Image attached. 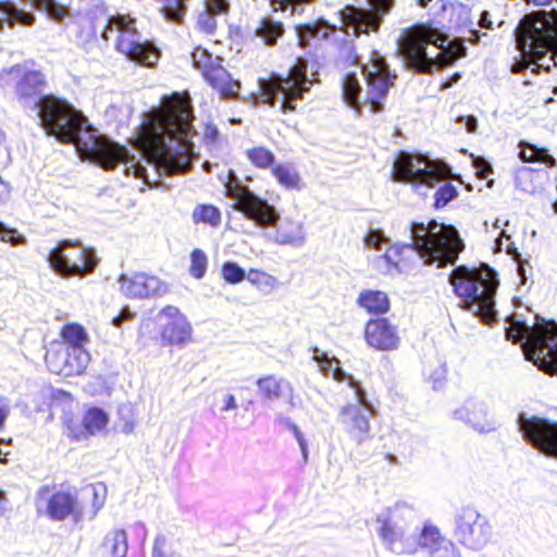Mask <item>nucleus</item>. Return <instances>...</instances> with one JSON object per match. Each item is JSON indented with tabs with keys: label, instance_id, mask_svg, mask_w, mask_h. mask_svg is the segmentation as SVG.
<instances>
[{
	"label": "nucleus",
	"instance_id": "obj_14",
	"mask_svg": "<svg viewBox=\"0 0 557 557\" xmlns=\"http://www.w3.org/2000/svg\"><path fill=\"white\" fill-rule=\"evenodd\" d=\"M35 506L38 517L47 516L52 521L79 518L83 513V508L70 491L52 492L50 485H42L37 490Z\"/></svg>",
	"mask_w": 557,
	"mask_h": 557
},
{
	"label": "nucleus",
	"instance_id": "obj_56",
	"mask_svg": "<svg viewBox=\"0 0 557 557\" xmlns=\"http://www.w3.org/2000/svg\"><path fill=\"white\" fill-rule=\"evenodd\" d=\"M458 122L463 123L469 133H474L478 128V120L473 115L459 116Z\"/></svg>",
	"mask_w": 557,
	"mask_h": 557
},
{
	"label": "nucleus",
	"instance_id": "obj_21",
	"mask_svg": "<svg viewBox=\"0 0 557 557\" xmlns=\"http://www.w3.org/2000/svg\"><path fill=\"white\" fill-rule=\"evenodd\" d=\"M338 422L350 441L360 445L370 438V412L359 404H348L338 411Z\"/></svg>",
	"mask_w": 557,
	"mask_h": 557
},
{
	"label": "nucleus",
	"instance_id": "obj_35",
	"mask_svg": "<svg viewBox=\"0 0 557 557\" xmlns=\"http://www.w3.org/2000/svg\"><path fill=\"white\" fill-rule=\"evenodd\" d=\"M272 174L277 183L287 189H299L300 177L292 164H277L272 168Z\"/></svg>",
	"mask_w": 557,
	"mask_h": 557
},
{
	"label": "nucleus",
	"instance_id": "obj_1",
	"mask_svg": "<svg viewBox=\"0 0 557 557\" xmlns=\"http://www.w3.org/2000/svg\"><path fill=\"white\" fill-rule=\"evenodd\" d=\"M46 76L34 61L5 67L0 72V84L14 87L24 104L33 103L40 125L59 141L72 143L79 158L104 170L122 163L124 174L141 178L156 186L163 175L189 170L195 134L193 106L187 92H173L161 98L144 115L133 139L134 152L101 135L72 104L51 95L41 96Z\"/></svg>",
	"mask_w": 557,
	"mask_h": 557
},
{
	"label": "nucleus",
	"instance_id": "obj_53",
	"mask_svg": "<svg viewBox=\"0 0 557 557\" xmlns=\"http://www.w3.org/2000/svg\"><path fill=\"white\" fill-rule=\"evenodd\" d=\"M134 318V313L128 307L121 309L120 313L112 319V324L115 327H121L124 322L131 321Z\"/></svg>",
	"mask_w": 557,
	"mask_h": 557
},
{
	"label": "nucleus",
	"instance_id": "obj_10",
	"mask_svg": "<svg viewBox=\"0 0 557 557\" xmlns=\"http://www.w3.org/2000/svg\"><path fill=\"white\" fill-rule=\"evenodd\" d=\"M450 166L424 154L401 151L393 163V178L398 182L432 186L450 175Z\"/></svg>",
	"mask_w": 557,
	"mask_h": 557
},
{
	"label": "nucleus",
	"instance_id": "obj_16",
	"mask_svg": "<svg viewBox=\"0 0 557 557\" xmlns=\"http://www.w3.org/2000/svg\"><path fill=\"white\" fill-rule=\"evenodd\" d=\"M191 59L209 85L218 90L223 98L237 96L240 84L231 77L230 73L221 65V59L213 57L208 50L198 47L194 50Z\"/></svg>",
	"mask_w": 557,
	"mask_h": 557
},
{
	"label": "nucleus",
	"instance_id": "obj_41",
	"mask_svg": "<svg viewBox=\"0 0 557 557\" xmlns=\"http://www.w3.org/2000/svg\"><path fill=\"white\" fill-rule=\"evenodd\" d=\"M32 4L54 21H61L66 15V8L55 0H30Z\"/></svg>",
	"mask_w": 557,
	"mask_h": 557
},
{
	"label": "nucleus",
	"instance_id": "obj_46",
	"mask_svg": "<svg viewBox=\"0 0 557 557\" xmlns=\"http://www.w3.org/2000/svg\"><path fill=\"white\" fill-rule=\"evenodd\" d=\"M159 322H165V324H175L176 326L185 330V321H187L186 317L180 311V309L175 306H165L161 309L158 314Z\"/></svg>",
	"mask_w": 557,
	"mask_h": 557
},
{
	"label": "nucleus",
	"instance_id": "obj_38",
	"mask_svg": "<svg viewBox=\"0 0 557 557\" xmlns=\"http://www.w3.org/2000/svg\"><path fill=\"white\" fill-rule=\"evenodd\" d=\"M185 330L181 331V327L175 324H164L162 329V339L165 344L171 346H178L186 344L190 337L191 327L188 321H185Z\"/></svg>",
	"mask_w": 557,
	"mask_h": 557
},
{
	"label": "nucleus",
	"instance_id": "obj_37",
	"mask_svg": "<svg viewBox=\"0 0 557 557\" xmlns=\"http://www.w3.org/2000/svg\"><path fill=\"white\" fill-rule=\"evenodd\" d=\"M375 521L380 525L377 533L388 547L401 539V532L396 528L389 515H379Z\"/></svg>",
	"mask_w": 557,
	"mask_h": 557
},
{
	"label": "nucleus",
	"instance_id": "obj_62",
	"mask_svg": "<svg viewBox=\"0 0 557 557\" xmlns=\"http://www.w3.org/2000/svg\"><path fill=\"white\" fill-rule=\"evenodd\" d=\"M134 430V422L129 420H125L122 424V431L126 434L132 433Z\"/></svg>",
	"mask_w": 557,
	"mask_h": 557
},
{
	"label": "nucleus",
	"instance_id": "obj_24",
	"mask_svg": "<svg viewBox=\"0 0 557 557\" xmlns=\"http://www.w3.org/2000/svg\"><path fill=\"white\" fill-rule=\"evenodd\" d=\"M364 337L371 348H394L398 344L397 329L386 318L370 319Z\"/></svg>",
	"mask_w": 557,
	"mask_h": 557
},
{
	"label": "nucleus",
	"instance_id": "obj_36",
	"mask_svg": "<svg viewBox=\"0 0 557 557\" xmlns=\"http://www.w3.org/2000/svg\"><path fill=\"white\" fill-rule=\"evenodd\" d=\"M256 35L267 45H274L283 34V26L270 17L262 18L255 28Z\"/></svg>",
	"mask_w": 557,
	"mask_h": 557
},
{
	"label": "nucleus",
	"instance_id": "obj_47",
	"mask_svg": "<svg viewBox=\"0 0 557 557\" xmlns=\"http://www.w3.org/2000/svg\"><path fill=\"white\" fill-rule=\"evenodd\" d=\"M0 240L12 247L24 246L27 243L24 234L3 222H0Z\"/></svg>",
	"mask_w": 557,
	"mask_h": 557
},
{
	"label": "nucleus",
	"instance_id": "obj_29",
	"mask_svg": "<svg viewBox=\"0 0 557 557\" xmlns=\"http://www.w3.org/2000/svg\"><path fill=\"white\" fill-rule=\"evenodd\" d=\"M85 500L79 504L83 511L95 517L103 507L107 498V488L102 483L89 484L84 488Z\"/></svg>",
	"mask_w": 557,
	"mask_h": 557
},
{
	"label": "nucleus",
	"instance_id": "obj_40",
	"mask_svg": "<svg viewBox=\"0 0 557 557\" xmlns=\"http://www.w3.org/2000/svg\"><path fill=\"white\" fill-rule=\"evenodd\" d=\"M112 557H125L127 553V537L123 529L112 531L104 542Z\"/></svg>",
	"mask_w": 557,
	"mask_h": 557
},
{
	"label": "nucleus",
	"instance_id": "obj_32",
	"mask_svg": "<svg viewBox=\"0 0 557 557\" xmlns=\"http://www.w3.org/2000/svg\"><path fill=\"white\" fill-rule=\"evenodd\" d=\"M519 158L522 162H541L548 166L555 165V159L545 148L521 140L519 143Z\"/></svg>",
	"mask_w": 557,
	"mask_h": 557
},
{
	"label": "nucleus",
	"instance_id": "obj_43",
	"mask_svg": "<svg viewBox=\"0 0 557 557\" xmlns=\"http://www.w3.org/2000/svg\"><path fill=\"white\" fill-rule=\"evenodd\" d=\"M379 267L387 274L399 271V247H389L377 260Z\"/></svg>",
	"mask_w": 557,
	"mask_h": 557
},
{
	"label": "nucleus",
	"instance_id": "obj_30",
	"mask_svg": "<svg viewBox=\"0 0 557 557\" xmlns=\"http://www.w3.org/2000/svg\"><path fill=\"white\" fill-rule=\"evenodd\" d=\"M524 359L532 361L541 371L557 375V350H522Z\"/></svg>",
	"mask_w": 557,
	"mask_h": 557
},
{
	"label": "nucleus",
	"instance_id": "obj_19",
	"mask_svg": "<svg viewBox=\"0 0 557 557\" xmlns=\"http://www.w3.org/2000/svg\"><path fill=\"white\" fill-rule=\"evenodd\" d=\"M117 282L121 294L131 299H156L169 293L168 283L145 272L121 274Z\"/></svg>",
	"mask_w": 557,
	"mask_h": 557
},
{
	"label": "nucleus",
	"instance_id": "obj_6",
	"mask_svg": "<svg viewBox=\"0 0 557 557\" xmlns=\"http://www.w3.org/2000/svg\"><path fill=\"white\" fill-rule=\"evenodd\" d=\"M411 242L401 247L417 253L425 264L438 268L455 263L465 249L457 228L434 220L428 224L413 222L407 226Z\"/></svg>",
	"mask_w": 557,
	"mask_h": 557
},
{
	"label": "nucleus",
	"instance_id": "obj_39",
	"mask_svg": "<svg viewBox=\"0 0 557 557\" xmlns=\"http://www.w3.org/2000/svg\"><path fill=\"white\" fill-rule=\"evenodd\" d=\"M193 221L195 224L203 223L215 227L220 224L221 213L214 206L199 205L193 211Z\"/></svg>",
	"mask_w": 557,
	"mask_h": 557
},
{
	"label": "nucleus",
	"instance_id": "obj_58",
	"mask_svg": "<svg viewBox=\"0 0 557 557\" xmlns=\"http://www.w3.org/2000/svg\"><path fill=\"white\" fill-rule=\"evenodd\" d=\"M202 136L209 140L210 143H213L215 141V139L218 138L219 136V131H218V127L215 125H212V124H206L203 126V132H202Z\"/></svg>",
	"mask_w": 557,
	"mask_h": 557
},
{
	"label": "nucleus",
	"instance_id": "obj_20",
	"mask_svg": "<svg viewBox=\"0 0 557 557\" xmlns=\"http://www.w3.org/2000/svg\"><path fill=\"white\" fill-rule=\"evenodd\" d=\"M521 429L533 447L557 458V422L533 417L522 420Z\"/></svg>",
	"mask_w": 557,
	"mask_h": 557
},
{
	"label": "nucleus",
	"instance_id": "obj_31",
	"mask_svg": "<svg viewBox=\"0 0 557 557\" xmlns=\"http://www.w3.org/2000/svg\"><path fill=\"white\" fill-rule=\"evenodd\" d=\"M313 359L317 361L319 370L325 376H331L336 381L346 379L345 372L341 368V361L334 356L330 357L327 350H313Z\"/></svg>",
	"mask_w": 557,
	"mask_h": 557
},
{
	"label": "nucleus",
	"instance_id": "obj_3",
	"mask_svg": "<svg viewBox=\"0 0 557 557\" xmlns=\"http://www.w3.org/2000/svg\"><path fill=\"white\" fill-rule=\"evenodd\" d=\"M516 49L511 72L519 74L531 65L532 72H549L557 66V11L537 10L525 14L515 29Z\"/></svg>",
	"mask_w": 557,
	"mask_h": 557
},
{
	"label": "nucleus",
	"instance_id": "obj_9",
	"mask_svg": "<svg viewBox=\"0 0 557 557\" xmlns=\"http://www.w3.org/2000/svg\"><path fill=\"white\" fill-rule=\"evenodd\" d=\"M116 34L115 48L131 61L153 66L160 58V50L137 30L136 20L128 14L112 15L103 29L104 39Z\"/></svg>",
	"mask_w": 557,
	"mask_h": 557
},
{
	"label": "nucleus",
	"instance_id": "obj_64",
	"mask_svg": "<svg viewBox=\"0 0 557 557\" xmlns=\"http://www.w3.org/2000/svg\"><path fill=\"white\" fill-rule=\"evenodd\" d=\"M493 227H494V228H500V220H498V219H497V220L494 222Z\"/></svg>",
	"mask_w": 557,
	"mask_h": 557
},
{
	"label": "nucleus",
	"instance_id": "obj_8",
	"mask_svg": "<svg viewBox=\"0 0 557 557\" xmlns=\"http://www.w3.org/2000/svg\"><path fill=\"white\" fill-rule=\"evenodd\" d=\"M313 81L308 77L307 61L299 58L286 77L273 73L269 78H259L256 101L273 106L281 100V110L292 111L296 108V101L301 100L304 94L310 89Z\"/></svg>",
	"mask_w": 557,
	"mask_h": 557
},
{
	"label": "nucleus",
	"instance_id": "obj_25",
	"mask_svg": "<svg viewBox=\"0 0 557 557\" xmlns=\"http://www.w3.org/2000/svg\"><path fill=\"white\" fill-rule=\"evenodd\" d=\"M356 304L368 314L382 315L391 310V299L388 295L380 289H362L358 294Z\"/></svg>",
	"mask_w": 557,
	"mask_h": 557
},
{
	"label": "nucleus",
	"instance_id": "obj_51",
	"mask_svg": "<svg viewBox=\"0 0 557 557\" xmlns=\"http://www.w3.org/2000/svg\"><path fill=\"white\" fill-rule=\"evenodd\" d=\"M227 0H206L205 10L206 12L214 15L215 17L222 14H226L228 11Z\"/></svg>",
	"mask_w": 557,
	"mask_h": 557
},
{
	"label": "nucleus",
	"instance_id": "obj_18",
	"mask_svg": "<svg viewBox=\"0 0 557 557\" xmlns=\"http://www.w3.org/2000/svg\"><path fill=\"white\" fill-rule=\"evenodd\" d=\"M455 536L463 546L479 549L490 542L492 530L485 518L467 507L457 516Z\"/></svg>",
	"mask_w": 557,
	"mask_h": 557
},
{
	"label": "nucleus",
	"instance_id": "obj_27",
	"mask_svg": "<svg viewBox=\"0 0 557 557\" xmlns=\"http://www.w3.org/2000/svg\"><path fill=\"white\" fill-rule=\"evenodd\" d=\"M260 395L268 400L278 399L292 392L289 382L275 375H263L256 382Z\"/></svg>",
	"mask_w": 557,
	"mask_h": 557
},
{
	"label": "nucleus",
	"instance_id": "obj_23",
	"mask_svg": "<svg viewBox=\"0 0 557 557\" xmlns=\"http://www.w3.org/2000/svg\"><path fill=\"white\" fill-rule=\"evenodd\" d=\"M418 545L428 550L430 557H462L456 545L445 539L435 525H424L418 537Z\"/></svg>",
	"mask_w": 557,
	"mask_h": 557
},
{
	"label": "nucleus",
	"instance_id": "obj_13",
	"mask_svg": "<svg viewBox=\"0 0 557 557\" xmlns=\"http://www.w3.org/2000/svg\"><path fill=\"white\" fill-rule=\"evenodd\" d=\"M370 8L347 5L341 12V22L346 34L377 32L383 17L392 10L394 0H368Z\"/></svg>",
	"mask_w": 557,
	"mask_h": 557
},
{
	"label": "nucleus",
	"instance_id": "obj_17",
	"mask_svg": "<svg viewBox=\"0 0 557 557\" xmlns=\"http://www.w3.org/2000/svg\"><path fill=\"white\" fill-rule=\"evenodd\" d=\"M191 59L209 85L218 90L223 98L237 96L240 84L231 77L230 73L221 65V59L213 57L208 50L198 47L194 50Z\"/></svg>",
	"mask_w": 557,
	"mask_h": 557
},
{
	"label": "nucleus",
	"instance_id": "obj_59",
	"mask_svg": "<svg viewBox=\"0 0 557 557\" xmlns=\"http://www.w3.org/2000/svg\"><path fill=\"white\" fill-rule=\"evenodd\" d=\"M479 24H480L481 27L486 28V29H492L493 28V22L491 20L490 12L483 11L481 13Z\"/></svg>",
	"mask_w": 557,
	"mask_h": 557
},
{
	"label": "nucleus",
	"instance_id": "obj_33",
	"mask_svg": "<svg viewBox=\"0 0 557 557\" xmlns=\"http://www.w3.org/2000/svg\"><path fill=\"white\" fill-rule=\"evenodd\" d=\"M61 336L71 348H84L89 342L86 329L76 322L66 323L61 330Z\"/></svg>",
	"mask_w": 557,
	"mask_h": 557
},
{
	"label": "nucleus",
	"instance_id": "obj_63",
	"mask_svg": "<svg viewBox=\"0 0 557 557\" xmlns=\"http://www.w3.org/2000/svg\"><path fill=\"white\" fill-rule=\"evenodd\" d=\"M469 40H471L473 42H478L479 41V32H471V37L469 38Z\"/></svg>",
	"mask_w": 557,
	"mask_h": 557
},
{
	"label": "nucleus",
	"instance_id": "obj_44",
	"mask_svg": "<svg viewBox=\"0 0 557 557\" xmlns=\"http://www.w3.org/2000/svg\"><path fill=\"white\" fill-rule=\"evenodd\" d=\"M247 157L249 161L260 169H268L274 163L273 153L263 148V147H255L247 151Z\"/></svg>",
	"mask_w": 557,
	"mask_h": 557
},
{
	"label": "nucleus",
	"instance_id": "obj_26",
	"mask_svg": "<svg viewBox=\"0 0 557 557\" xmlns=\"http://www.w3.org/2000/svg\"><path fill=\"white\" fill-rule=\"evenodd\" d=\"M36 22L34 12L20 9L13 1H0V32L4 25L14 27L16 25L29 27Z\"/></svg>",
	"mask_w": 557,
	"mask_h": 557
},
{
	"label": "nucleus",
	"instance_id": "obj_22",
	"mask_svg": "<svg viewBox=\"0 0 557 557\" xmlns=\"http://www.w3.org/2000/svg\"><path fill=\"white\" fill-rule=\"evenodd\" d=\"M89 362L88 350H46L45 354L48 370L65 377L83 374Z\"/></svg>",
	"mask_w": 557,
	"mask_h": 557
},
{
	"label": "nucleus",
	"instance_id": "obj_60",
	"mask_svg": "<svg viewBox=\"0 0 557 557\" xmlns=\"http://www.w3.org/2000/svg\"><path fill=\"white\" fill-rule=\"evenodd\" d=\"M9 416V410L0 403V430L4 426V422Z\"/></svg>",
	"mask_w": 557,
	"mask_h": 557
},
{
	"label": "nucleus",
	"instance_id": "obj_57",
	"mask_svg": "<svg viewBox=\"0 0 557 557\" xmlns=\"http://www.w3.org/2000/svg\"><path fill=\"white\" fill-rule=\"evenodd\" d=\"M52 400L57 401H64V403H72L73 396L70 392H66L64 389L58 388L52 391L51 393Z\"/></svg>",
	"mask_w": 557,
	"mask_h": 557
},
{
	"label": "nucleus",
	"instance_id": "obj_54",
	"mask_svg": "<svg viewBox=\"0 0 557 557\" xmlns=\"http://www.w3.org/2000/svg\"><path fill=\"white\" fill-rule=\"evenodd\" d=\"M290 430L293 431L299 446H300V449H301V453H302V456H304V459L307 460L308 459V448H307V443H306V440L302 435V433L300 432V430L298 429L297 425L295 424H290Z\"/></svg>",
	"mask_w": 557,
	"mask_h": 557
},
{
	"label": "nucleus",
	"instance_id": "obj_2",
	"mask_svg": "<svg viewBox=\"0 0 557 557\" xmlns=\"http://www.w3.org/2000/svg\"><path fill=\"white\" fill-rule=\"evenodd\" d=\"M223 184L235 209L263 231L267 242L294 248L305 246L307 232L302 221L292 218L281 221V213L275 206L250 190L233 172L226 175Z\"/></svg>",
	"mask_w": 557,
	"mask_h": 557
},
{
	"label": "nucleus",
	"instance_id": "obj_48",
	"mask_svg": "<svg viewBox=\"0 0 557 557\" xmlns=\"http://www.w3.org/2000/svg\"><path fill=\"white\" fill-rule=\"evenodd\" d=\"M458 195L457 188L450 184L445 183L442 185L434 195V206L436 208L445 207L449 201L455 199Z\"/></svg>",
	"mask_w": 557,
	"mask_h": 557
},
{
	"label": "nucleus",
	"instance_id": "obj_49",
	"mask_svg": "<svg viewBox=\"0 0 557 557\" xmlns=\"http://www.w3.org/2000/svg\"><path fill=\"white\" fill-rule=\"evenodd\" d=\"M385 243L386 237L380 230H370L364 237L366 246L374 250H381Z\"/></svg>",
	"mask_w": 557,
	"mask_h": 557
},
{
	"label": "nucleus",
	"instance_id": "obj_50",
	"mask_svg": "<svg viewBox=\"0 0 557 557\" xmlns=\"http://www.w3.org/2000/svg\"><path fill=\"white\" fill-rule=\"evenodd\" d=\"M197 26L206 34H213L216 28V17L203 11L198 15Z\"/></svg>",
	"mask_w": 557,
	"mask_h": 557
},
{
	"label": "nucleus",
	"instance_id": "obj_61",
	"mask_svg": "<svg viewBox=\"0 0 557 557\" xmlns=\"http://www.w3.org/2000/svg\"><path fill=\"white\" fill-rule=\"evenodd\" d=\"M236 407L235 398L233 395H228L225 399L224 410L234 409Z\"/></svg>",
	"mask_w": 557,
	"mask_h": 557
},
{
	"label": "nucleus",
	"instance_id": "obj_12",
	"mask_svg": "<svg viewBox=\"0 0 557 557\" xmlns=\"http://www.w3.org/2000/svg\"><path fill=\"white\" fill-rule=\"evenodd\" d=\"M506 323V337L515 345L520 344V348H557V322L554 320L537 319L536 324L530 326L511 317Z\"/></svg>",
	"mask_w": 557,
	"mask_h": 557
},
{
	"label": "nucleus",
	"instance_id": "obj_7",
	"mask_svg": "<svg viewBox=\"0 0 557 557\" xmlns=\"http://www.w3.org/2000/svg\"><path fill=\"white\" fill-rule=\"evenodd\" d=\"M449 282L455 293L463 298L462 307L467 308L481 322L492 323L496 318L495 294L498 286L496 272L488 265L469 269L456 268Z\"/></svg>",
	"mask_w": 557,
	"mask_h": 557
},
{
	"label": "nucleus",
	"instance_id": "obj_15",
	"mask_svg": "<svg viewBox=\"0 0 557 557\" xmlns=\"http://www.w3.org/2000/svg\"><path fill=\"white\" fill-rule=\"evenodd\" d=\"M110 418L108 412L97 406L85 407L81 420L69 411L61 417L63 434L70 442L88 441L107 430Z\"/></svg>",
	"mask_w": 557,
	"mask_h": 557
},
{
	"label": "nucleus",
	"instance_id": "obj_55",
	"mask_svg": "<svg viewBox=\"0 0 557 557\" xmlns=\"http://www.w3.org/2000/svg\"><path fill=\"white\" fill-rule=\"evenodd\" d=\"M474 166L478 171V174L483 178L487 177L488 174L492 172L491 164L482 158H478L474 160Z\"/></svg>",
	"mask_w": 557,
	"mask_h": 557
},
{
	"label": "nucleus",
	"instance_id": "obj_45",
	"mask_svg": "<svg viewBox=\"0 0 557 557\" xmlns=\"http://www.w3.org/2000/svg\"><path fill=\"white\" fill-rule=\"evenodd\" d=\"M221 276L228 284H238L247 277V274L236 262L226 261L222 264Z\"/></svg>",
	"mask_w": 557,
	"mask_h": 557
},
{
	"label": "nucleus",
	"instance_id": "obj_34",
	"mask_svg": "<svg viewBox=\"0 0 557 557\" xmlns=\"http://www.w3.org/2000/svg\"><path fill=\"white\" fill-rule=\"evenodd\" d=\"M246 278L263 295L273 293L280 286L275 276L259 269H250Z\"/></svg>",
	"mask_w": 557,
	"mask_h": 557
},
{
	"label": "nucleus",
	"instance_id": "obj_4",
	"mask_svg": "<svg viewBox=\"0 0 557 557\" xmlns=\"http://www.w3.org/2000/svg\"><path fill=\"white\" fill-rule=\"evenodd\" d=\"M355 58L360 75L366 82V88L361 87L356 72H348L343 78V99L356 110L368 104L371 112H379L383 109L382 100L385 99L392 84L388 65L376 51H369L367 55Z\"/></svg>",
	"mask_w": 557,
	"mask_h": 557
},
{
	"label": "nucleus",
	"instance_id": "obj_28",
	"mask_svg": "<svg viewBox=\"0 0 557 557\" xmlns=\"http://www.w3.org/2000/svg\"><path fill=\"white\" fill-rule=\"evenodd\" d=\"M298 45L306 48L311 39H324L333 32V27L323 20L313 24L297 25L295 27Z\"/></svg>",
	"mask_w": 557,
	"mask_h": 557
},
{
	"label": "nucleus",
	"instance_id": "obj_52",
	"mask_svg": "<svg viewBox=\"0 0 557 557\" xmlns=\"http://www.w3.org/2000/svg\"><path fill=\"white\" fill-rule=\"evenodd\" d=\"M152 555L153 557H176L175 555L168 553L166 539L164 536H158L154 540Z\"/></svg>",
	"mask_w": 557,
	"mask_h": 557
},
{
	"label": "nucleus",
	"instance_id": "obj_11",
	"mask_svg": "<svg viewBox=\"0 0 557 557\" xmlns=\"http://www.w3.org/2000/svg\"><path fill=\"white\" fill-rule=\"evenodd\" d=\"M50 267L63 277L85 276L92 273L98 258L91 248L71 240H63L48 255Z\"/></svg>",
	"mask_w": 557,
	"mask_h": 557
},
{
	"label": "nucleus",
	"instance_id": "obj_5",
	"mask_svg": "<svg viewBox=\"0 0 557 557\" xmlns=\"http://www.w3.org/2000/svg\"><path fill=\"white\" fill-rule=\"evenodd\" d=\"M447 38L437 29L416 25L405 29L397 39V51L406 65L428 73L450 65L459 55L446 46Z\"/></svg>",
	"mask_w": 557,
	"mask_h": 557
},
{
	"label": "nucleus",
	"instance_id": "obj_42",
	"mask_svg": "<svg viewBox=\"0 0 557 557\" xmlns=\"http://www.w3.org/2000/svg\"><path fill=\"white\" fill-rule=\"evenodd\" d=\"M208 268L207 255L201 249H194L190 253L189 273L193 277L200 280L205 276Z\"/></svg>",
	"mask_w": 557,
	"mask_h": 557
}]
</instances>
